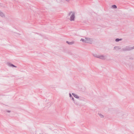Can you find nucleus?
<instances>
[{
  "instance_id": "12",
  "label": "nucleus",
  "mask_w": 134,
  "mask_h": 134,
  "mask_svg": "<svg viewBox=\"0 0 134 134\" xmlns=\"http://www.w3.org/2000/svg\"><path fill=\"white\" fill-rule=\"evenodd\" d=\"M99 115L101 118H104V116L102 114L100 113H99L98 114Z\"/></svg>"
},
{
  "instance_id": "2",
  "label": "nucleus",
  "mask_w": 134,
  "mask_h": 134,
  "mask_svg": "<svg viewBox=\"0 0 134 134\" xmlns=\"http://www.w3.org/2000/svg\"><path fill=\"white\" fill-rule=\"evenodd\" d=\"M131 48L129 46H126L125 48H124L122 49V51H129L131 50Z\"/></svg>"
},
{
  "instance_id": "8",
  "label": "nucleus",
  "mask_w": 134,
  "mask_h": 134,
  "mask_svg": "<svg viewBox=\"0 0 134 134\" xmlns=\"http://www.w3.org/2000/svg\"><path fill=\"white\" fill-rule=\"evenodd\" d=\"M66 43L69 45H72L74 43V41L69 42L68 41H66Z\"/></svg>"
},
{
  "instance_id": "1",
  "label": "nucleus",
  "mask_w": 134,
  "mask_h": 134,
  "mask_svg": "<svg viewBox=\"0 0 134 134\" xmlns=\"http://www.w3.org/2000/svg\"><path fill=\"white\" fill-rule=\"evenodd\" d=\"M71 14L70 18V20L71 21H74L75 20V13L71 12L69 13V15H70Z\"/></svg>"
},
{
  "instance_id": "4",
  "label": "nucleus",
  "mask_w": 134,
  "mask_h": 134,
  "mask_svg": "<svg viewBox=\"0 0 134 134\" xmlns=\"http://www.w3.org/2000/svg\"><path fill=\"white\" fill-rule=\"evenodd\" d=\"M98 58L103 60H105V56L103 55H99Z\"/></svg>"
},
{
  "instance_id": "21",
  "label": "nucleus",
  "mask_w": 134,
  "mask_h": 134,
  "mask_svg": "<svg viewBox=\"0 0 134 134\" xmlns=\"http://www.w3.org/2000/svg\"><path fill=\"white\" fill-rule=\"evenodd\" d=\"M66 0V1H70V0Z\"/></svg>"
},
{
  "instance_id": "15",
  "label": "nucleus",
  "mask_w": 134,
  "mask_h": 134,
  "mask_svg": "<svg viewBox=\"0 0 134 134\" xmlns=\"http://www.w3.org/2000/svg\"><path fill=\"white\" fill-rule=\"evenodd\" d=\"M74 97H75V98H79V97L76 94L74 96Z\"/></svg>"
},
{
  "instance_id": "16",
  "label": "nucleus",
  "mask_w": 134,
  "mask_h": 134,
  "mask_svg": "<svg viewBox=\"0 0 134 134\" xmlns=\"http://www.w3.org/2000/svg\"><path fill=\"white\" fill-rule=\"evenodd\" d=\"M6 111L8 113H10V111L6 110Z\"/></svg>"
},
{
  "instance_id": "10",
  "label": "nucleus",
  "mask_w": 134,
  "mask_h": 134,
  "mask_svg": "<svg viewBox=\"0 0 134 134\" xmlns=\"http://www.w3.org/2000/svg\"><path fill=\"white\" fill-rule=\"evenodd\" d=\"M86 39H84L83 38H81L80 40V41H82V42L83 43L88 42L86 41Z\"/></svg>"
},
{
  "instance_id": "13",
  "label": "nucleus",
  "mask_w": 134,
  "mask_h": 134,
  "mask_svg": "<svg viewBox=\"0 0 134 134\" xmlns=\"http://www.w3.org/2000/svg\"><path fill=\"white\" fill-rule=\"evenodd\" d=\"M112 7L113 8H117V6L115 5H113L112 6Z\"/></svg>"
},
{
  "instance_id": "11",
  "label": "nucleus",
  "mask_w": 134,
  "mask_h": 134,
  "mask_svg": "<svg viewBox=\"0 0 134 134\" xmlns=\"http://www.w3.org/2000/svg\"><path fill=\"white\" fill-rule=\"evenodd\" d=\"M122 40V38L119 39L118 38H116L115 39V41L116 42H118L119 41H121Z\"/></svg>"
},
{
  "instance_id": "3",
  "label": "nucleus",
  "mask_w": 134,
  "mask_h": 134,
  "mask_svg": "<svg viewBox=\"0 0 134 134\" xmlns=\"http://www.w3.org/2000/svg\"><path fill=\"white\" fill-rule=\"evenodd\" d=\"M85 39H86V41L88 42H86V43H91V42H92V40H91V39L90 38L85 37Z\"/></svg>"
},
{
  "instance_id": "19",
  "label": "nucleus",
  "mask_w": 134,
  "mask_h": 134,
  "mask_svg": "<svg viewBox=\"0 0 134 134\" xmlns=\"http://www.w3.org/2000/svg\"><path fill=\"white\" fill-rule=\"evenodd\" d=\"M62 1V0H59V1H57L58 2H60Z\"/></svg>"
},
{
  "instance_id": "17",
  "label": "nucleus",
  "mask_w": 134,
  "mask_h": 134,
  "mask_svg": "<svg viewBox=\"0 0 134 134\" xmlns=\"http://www.w3.org/2000/svg\"><path fill=\"white\" fill-rule=\"evenodd\" d=\"M131 49H134V46L133 47H131Z\"/></svg>"
},
{
  "instance_id": "6",
  "label": "nucleus",
  "mask_w": 134,
  "mask_h": 134,
  "mask_svg": "<svg viewBox=\"0 0 134 134\" xmlns=\"http://www.w3.org/2000/svg\"><path fill=\"white\" fill-rule=\"evenodd\" d=\"M69 96H70V98L73 101H74V103L75 104H76V103L75 101H74V98L72 97L71 94V93H69Z\"/></svg>"
},
{
  "instance_id": "5",
  "label": "nucleus",
  "mask_w": 134,
  "mask_h": 134,
  "mask_svg": "<svg viewBox=\"0 0 134 134\" xmlns=\"http://www.w3.org/2000/svg\"><path fill=\"white\" fill-rule=\"evenodd\" d=\"M7 64L9 66L14 67L15 68H16L17 67L16 66L14 65L13 64H11L10 63H8Z\"/></svg>"
},
{
  "instance_id": "9",
  "label": "nucleus",
  "mask_w": 134,
  "mask_h": 134,
  "mask_svg": "<svg viewBox=\"0 0 134 134\" xmlns=\"http://www.w3.org/2000/svg\"><path fill=\"white\" fill-rule=\"evenodd\" d=\"M0 16L2 17H4L5 15L4 13L0 10Z\"/></svg>"
},
{
  "instance_id": "7",
  "label": "nucleus",
  "mask_w": 134,
  "mask_h": 134,
  "mask_svg": "<svg viewBox=\"0 0 134 134\" xmlns=\"http://www.w3.org/2000/svg\"><path fill=\"white\" fill-rule=\"evenodd\" d=\"M121 48L120 47L116 46L114 47V49H115L116 51H117L119 49H121Z\"/></svg>"
},
{
  "instance_id": "18",
  "label": "nucleus",
  "mask_w": 134,
  "mask_h": 134,
  "mask_svg": "<svg viewBox=\"0 0 134 134\" xmlns=\"http://www.w3.org/2000/svg\"><path fill=\"white\" fill-rule=\"evenodd\" d=\"M72 95L74 97V96L76 95V94H75L74 93H72Z\"/></svg>"
},
{
  "instance_id": "20",
  "label": "nucleus",
  "mask_w": 134,
  "mask_h": 134,
  "mask_svg": "<svg viewBox=\"0 0 134 134\" xmlns=\"http://www.w3.org/2000/svg\"><path fill=\"white\" fill-rule=\"evenodd\" d=\"M132 66L131 65H130L129 66V68H130V69H131V67H132Z\"/></svg>"
},
{
  "instance_id": "14",
  "label": "nucleus",
  "mask_w": 134,
  "mask_h": 134,
  "mask_svg": "<svg viewBox=\"0 0 134 134\" xmlns=\"http://www.w3.org/2000/svg\"><path fill=\"white\" fill-rule=\"evenodd\" d=\"M93 56L95 57H97V58H98V56H99L98 55H97V54H93Z\"/></svg>"
}]
</instances>
